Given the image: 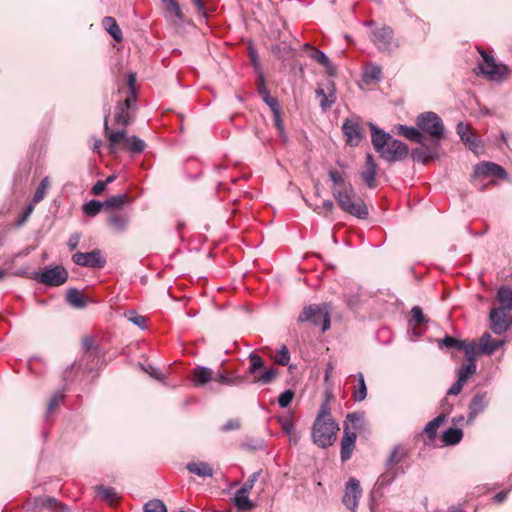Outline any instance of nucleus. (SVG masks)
Wrapping results in <instances>:
<instances>
[{
    "mask_svg": "<svg viewBox=\"0 0 512 512\" xmlns=\"http://www.w3.org/2000/svg\"><path fill=\"white\" fill-rule=\"evenodd\" d=\"M68 272L61 266H55L53 268L45 269L40 273H36L35 279L48 286H60L67 281Z\"/></svg>",
    "mask_w": 512,
    "mask_h": 512,
    "instance_id": "obj_10",
    "label": "nucleus"
},
{
    "mask_svg": "<svg viewBox=\"0 0 512 512\" xmlns=\"http://www.w3.org/2000/svg\"><path fill=\"white\" fill-rule=\"evenodd\" d=\"M250 366L248 368V373L251 375H256L257 371L262 369L264 366L263 359L256 353L252 352L249 355Z\"/></svg>",
    "mask_w": 512,
    "mask_h": 512,
    "instance_id": "obj_47",
    "label": "nucleus"
},
{
    "mask_svg": "<svg viewBox=\"0 0 512 512\" xmlns=\"http://www.w3.org/2000/svg\"><path fill=\"white\" fill-rule=\"evenodd\" d=\"M480 53L484 62L479 65V69L488 80H501L507 75L508 68L505 65L497 63L493 56L483 50Z\"/></svg>",
    "mask_w": 512,
    "mask_h": 512,
    "instance_id": "obj_9",
    "label": "nucleus"
},
{
    "mask_svg": "<svg viewBox=\"0 0 512 512\" xmlns=\"http://www.w3.org/2000/svg\"><path fill=\"white\" fill-rule=\"evenodd\" d=\"M371 128V140L372 145L377 153L382 152V150L385 148L386 144L393 140L394 138L387 132H385L382 129H379L374 124L370 125Z\"/></svg>",
    "mask_w": 512,
    "mask_h": 512,
    "instance_id": "obj_21",
    "label": "nucleus"
},
{
    "mask_svg": "<svg viewBox=\"0 0 512 512\" xmlns=\"http://www.w3.org/2000/svg\"><path fill=\"white\" fill-rule=\"evenodd\" d=\"M263 101L270 107L273 113L281 112L278 100L272 97L270 94L264 97Z\"/></svg>",
    "mask_w": 512,
    "mask_h": 512,
    "instance_id": "obj_58",
    "label": "nucleus"
},
{
    "mask_svg": "<svg viewBox=\"0 0 512 512\" xmlns=\"http://www.w3.org/2000/svg\"><path fill=\"white\" fill-rule=\"evenodd\" d=\"M382 75L381 67L376 64L369 65L364 73V81L370 83L372 81H379Z\"/></svg>",
    "mask_w": 512,
    "mask_h": 512,
    "instance_id": "obj_43",
    "label": "nucleus"
},
{
    "mask_svg": "<svg viewBox=\"0 0 512 512\" xmlns=\"http://www.w3.org/2000/svg\"><path fill=\"white\" fill-rule=\"evenodd\" d=\"M125 316L127 317V319L130 322H132L139 328H141V329L146 328V318L142 315H139L136 311L129 310L128 312L125 313Z\"/></svg>",
    "mask_w": 512,
    "mask_h": 512,
    "instance_id": "obj_50",
    "label": "nucleus"
},
{
    "mask_svg": "<svg viewBox=\"0 0 512 512\" xmlns=\"http://www.w3.org/2000/svg\"><path fill=\"white\" fill-rule=\"evenodd\" d=\"M398 134L415 143L422 144L424 141V135L418 127L415 128L406 125H399Z\"/></svg>",
    "mask_w": 512,
    "mask_h": 512,
    "instance_id": "obj_30",
    "label": "nucleus"
},
{
    "mask_svg": "<svg viewBox=\"0 0 512 512\" xmlns=\"http://www.w3.org/2000/svg\"><path fill=\"white\" fill-rule=\"evenodd\" d=\"M456 130L460 139L468 146V148L475 153H479L480 143L475 137L471 126L464 122H459Z\"/></svg>",
    "mask_w": 512,
    "mask_h": 512,
    "instance_id": "obj_18",
    "label": "nucleus"
},
{
    "mask_svg": "<svg viewBox=\"0 0 512 512\" xmlns=\"http://www.w3.org/2000/svg\"><path fill=\"white\" fill-rule=\"evenodd\" d=\"M339 431L338 423L332 418L326 403H323L311 428L312 441L319 448L332 446Z\"/></svg>",
    "mask_w": 512,
    "mask_h": 512,
    "instance_id": "obj_1",
    "label": "nucleus"
},
{
    "mask_svg": "<svg viewBox=\"0 0 512 512\" xmlns=\"http://www.w3.org/2000/svg\"><path fill=\"white\" fill-rule=\"evenodd\" d=\"M332 196L344 212L359 219H365L368 216L367 206L356 194L353 186L350 189H332Z\"/></svg>",
    "mask_w": 512,
    "mask_h": 512,
    "instance_id": "obj_3",
    "label": "nucleus"
},
{
    "mask_svg": "<svg viewBox=\"0 0 512 512\" xmlns=\"http://www.w3.org/2000/svg\"><path fill=\"white\" fill-rule=\"evenodd\" d=\"M372 42L383 52H392L399 47L398 42L394 39L393 29L389 26H382L372 32Z\"/></svg>",
    "mask_w": 512,
    "mask_h": 512,
    "instance_id": "obj_8",
    "label": "nucleus"
},
{
    "mask_svg": "<svg viewBox=\"0 0 512 512\" xmlns=\"http://www.w3.org/2000/svg\"><path fill=\"white\" fill-rule=\"evenodd\" d=\"M249 492H243L240 487L233 498L234 506L240 511H249L254 508V503L249 499Z\"/></svg>",
    "mask_w": 512,
    "mask_h": 512,
    "instance_id": "obj_29",
    "label": "nucleus"
},
{
    "mask_svg": "<svg viewBox=\"0 0 512 512\" xmlns=\"http://www.w3.org/2000/svg\"><path fill=\"white\" fill-rule=\"evenodd\" d=\"M163 15L171 24L178 26L184 21V14L177 0H161Z\"/></svg>",
    "mask_w": 512,
    "mask_h": 512,
    "instance_id": "obj_15",
    "label": "nucleus"
},
{
    "mask_svg": "<svg viewBox=\"0 0 512 512\" xmlns=\"http://www.w3.org/2000/svg\"><path fill=\"white\" fill-rule=\"evenodd\" d=\"M214 380L224 385L234 386H238L244 382V378L242 376H238L233 373H219Z\"/></svg>",
    "mask_w": 512,
    "mask_h": 512,
    "instance_id": "obj_38",
    "label": "nucleus"
},
{
    "mask_svg": "<svg viewBox=\"0 0 512 512\" xmlns=\"http://www.w3.org/2000/svg\"><path fill=\"white\" fill-rule=\"evenodd\" d=\"M503 344V340H492L491 335L487 332L479 339L480 351L487 355H492Z\"/></svg>",
    "mask_w": 512,
    "mask_h": 512,
    "instance_id": "obj_26",
    "label": "nucleus"
},
{
    "mask_svg": "<svg viewBox=\"0 0 512 512\" xmlns=\"http://www.w3.org/2000/svg\"><path fill=\"white\" fill-rule=\"evenodd\" d=\"M378 165L375 162L373 156L371 154H367L365 158V167L364 170L361 171L360 177L363 182L367 185L368 188L373 189L376 187V173H377Z\"/></svg>",
    "mask_w": 512,
    "mask_h": 512,
    "instance_id": "obj_19",
    "label": "nucleus"
},
{
    "mask_svg": "<svg viewBox=\"0 0 512 512\" xmlns=\"http://www.w3.org/2000/svg\"><path fill=\"white\" fill-rule=\"evenodd\" d=\"M444 415H438L433 420L428 422L424 427V432L428 434L430 439H433L437 433L438 428L445 422Z\"/></svg>",
    "mask_w": 512,
    "mask_h": 512,
    "instance_id": "obj_39",
    "label": "nucleus"
},
{
    "mask_svg": "<svg viewBox=\"0 0 512 512\" xmlns=\"http://www.w3.org/2000/svg\"><path fill=\"white\" fill-rule=\"evenodd\" d=\"M462 342L461 340H457L451 336H446L443 340H442V344L446 347H453V348H456L457 350H460V347L462 345Z\"/></svg>",
    "mask_w": 512,
    "mask_h": 512,
    "instance_id": "obj_59",
    "label": "nucleus"
},
{
    "mask_svg": "<svg viewBox=\"0 0 512 512\" xmlns=\"http://www.w3.org/2000/svg\"><path fill=\"white\" fill-rule=\"evenodd\" d=\"M487 406L485 393H477L469 404L468 422L473 421Z\"/></svg>",
    "mask_w": 512,
    "mask_h": 512,
    "instance_id": "obj_23",
    "label": "nucleus"
},
{
    "mask_svg": "<svg viewBox=\"0 0 512 512\" xmlns=\"http://www.w3.org/2000/svg\"><path fill=\"white\" fill-rule=\"evenodd\" d=\"M126 194L114 195L103 201L105 208H119L127 202Z\"/></svg>",
    "mask_w": 512,
    "mask_h": 512,
    "instance_id": "obj_46",
    "label": "nucleus"
},
{
    "mask_svg": "<svg viewBox=\"0 0 512 512\" xmlns=\"http://www.w3.org/2000/svg\"><path fill=\"white\" fill-rule=\"evenodd\" d=\"M131 120L132 118L128 110L124 107V104H118L116 106L115 122L118 125L127 126Z\"/></svg>",
    "mask_w": 512,
    "mask_h": 512,
    "instance_id": "obj_41",
    "label": "nucleus"
},
{
    "mask_svg": "<svg viewBox=\"0 0 512 512\" xmlns=\"http://www.w3.org/2000/svg\"><path fill=\"white\" fill-rule=\"evenodd\" d=\"M464 384L465 383L463 381H460L457 378V381L448 390L447 395H458L461 392Z\"/></svg>",
    "mask_w": 512,
    "mask_h": 512,
    "instance_id": "obj_64",
    "label": "nucleus"
},
{
    "mask_svg": "<svg viewBox=\"0 0 512 512\" xmlns=\"http://www.w3.org/2000/svg\"><path fill=\"white\" fill-rule=\"evenodd\" d=\"M408 146L400 140L393 139L389 141L382 152L379 153L380 157L388 163H394L404 160L408 156Z\"/></svg>",
    "mask_w": 512,
    "mask_h": 512,
    "instance_id": "obj_11",
    "label": "nucleus"
},
{
    "mask_svg": "<svg viewBox=\"0 0 512 512\" xmlns=\"http://www.w3.org/2000/svg\"><path fill=\"white\" fill-rule=\"evenodd\" d=\"M312 209L318 214H331L334 211V203L331 200H324L322 205H314Z\"/></svg>",
    "mask_w": 512,
    "mask_h": 512,
    "instance_id": "obj_53",
    "label": "nucleus"
},
{
    "mask_svg": "<svg viewBox=\"0 0 512 512\" xmlns=\"http://www.w3.org/2000/svg\"><path fill=\"white\" fill-rule=\"evenodd\" d=\"M186 468L190 473L203 478L212 477L214 474L212 466L207 462H190Z\"/></svg>",
    "mask_w": 512,
    "mask_h": 512,
    "instance_id": "obj_28",
    "label": "nucleus"
},
{
    "mask_svg": "<svg viewBox=\"0 0 512 512\" xmlns=\"http://www.w3.org/2000/svg\"><path fill=\"white\" fill-rule=\"evenodd\" d=\"M356 439L357 435L354 433V431H350L348 427H344V435L340 443V457L343 462H346L351 458L355 448Z\"/></svg>",
    "mask_w": 512,
    "mask_h": 512,
    "instance_id": "obj_20",
    "label": "nucleus"
},
{
    "mask_svg": "<svg viewBox=\"0 0 512 512\" xmlns=\"http://www.w3.org/2000/svg\"><path fill=\"white\" fill-rule=\"evenodd\" d=\"M143 511L144 512H167V508L162 500L154 499V500L148 501L144 505Z\"/></svg>",
    "mask_w": 512,
    "mask_h": 512,
    "instance_id": "obj_48",
    "label": "nucleus"
},
{
    "mask_svg": "<svg viewBox=\"0 0 512 512\" xmlns=\"http://www.w3.org/2000/svg\"><path fill=\"white\" fill-rule=\"evenodd\" d=\"M49 187H50L49 178L48 177H44L41 180V182H40V184H39V186H38V188H37V190H36V192H35V194L33 196L32 203L36 204V203H39L40 201H42L44 199V197L46 195V192H47Z\"/></svg>",
    "mask_w": 512,
    "mask_h": 512,
    "instance_id": "obj_45",
    "label": "nucleus"
},
{
    "mask_svg": "<svg viewBox=\"0 0 512 512\" xmlns=\"http://www.w3.org/2000/svg\"><path fill=\"white\" fill-rule=\"evenodd\" d=\"M476 373V363L469 362L467 365H463L459 368L457 378L460 381L466 383V381Z\"/></svg>",
    "mask_w": 512,
    "mask_h": 512,
    "instance_id": "obj_44",
    "label": "nucleus"
},
{
    "mask_svg": "<svg viewBox=\"0 0 512 512\" xmlns=\"http://www.w3.org/2000/svg\"><path fill=\"white\" fill-rule=\"evenodd\" d=\"M35 504L37 507L46 508L51 512H67L68 508L62 505L57 499L53 497H39L35 499Z\"/></svg>",
    "mask_w": 512,
    "mask_h": 512,
    "instance_id": "obj_27",
    "label": "nucleus"
},
{
    "mask_svg": "<svg viewBox=\"0 0 512 512\" xmlns=\"http://www.w3.org/2000/svg\"><path fill=\"white\" fill-rule=\"evenodd\" d=\"M405 457L406 451L402 446L396 445L393 447L385 462L386 473L382 474L379 478L381 485L390 484L394 480L399 473L398 465Z\"/></svg>",
    "mask_w": 512,
    "mask_h": 512,
    "instance_id": "obj_7",
    "label": "nucleus"
},
{
    "mask_svg": "<svg viewBox=\"0 0 512 512\" xmlns=\"http://www.w3.org/2000/svg\"><path fill=\"white\" fill-rule=\"evenodd\" d=\"M280 114H281V112L273 113L274 125L277 128V130L279 131L280 136L282 138H285L284 126H283Z\"/></svg>",
    "mask_w": 512,
    "mask_h": 512,
    "instance_id": "obj_62",
    "label": "nucleus"
},
{
    "mask_svg": "<svg viewBox=\"0 0 512 512\" xmlns=\"http://www.w3.org/2000/svg\"><path fill=\"white\" fill-rule=\"evenodd\" d=\"M416 126L420 131L437 140L444 135V124L442 119L434 112H423L416 118Z\"/></svg>",
    "mask_w": 512,
    "mask_h": 512,
    "instance_id": "obj_6",
    "label": "nucleus"
},
{
    "mask_svg": "<svg viewBox=\"0 0 512 512\" xmlns=\"http://www.w3.org/2000/svg\"><path fill=\"white\" fill-rule=\"evenodd\" d=\"M411 321L414 323V325H420L424 322H426V317L423 314L422 309L419 306H414L411 309Z\"/></svg>",
    "mask_w": 512,
    "mask_h": 512,
    "instance_id": "obj_54",
    "label": "nucleus"
},
{
    "mask_svg": "<svg viewBox=\"0 0 512 512\" xmlns=\"http://www.w3.org/2000/svg\"><path fill=\"white\" fill-rule=\"evenodd\" d=\"M460 350H463L465 352L466 358L469 362H475V350L476 345L474 342H462V345L460 347Z\"/></svg>",
    "mask_w": 512,
    "mask_h": 512,
    "instance_id": "obj_51",
    "label": "nucleus"
},
{
    "mask_svg": "<svg viewBox=\"0 0 512 512\" xmlns=\"http://www.w3.org/2000/svg\"><path fill=\"white\" fill-rule=\"evenodd\" d=\"M96 491L101 499L108 501L109 503H113L118 499V494L114 488L101 485L96 487Z\"/></svg>",
    "mask_w": 512,
    "mask_h": 512,
    "instance_id": "obj_42",
    "label": "nucleus"
},
{
    "mask_svg": "<svg viewBox=\"0 0 512 512\" xmlns=\"http://www.w3.org/2000/svg\"><path fill=\"white\" fill-rule=\"evenodd\" d=\"M279 423L281 425L282 430L286 434H291L292 431H294V424L293 420L290 416H284L279 418Z\"/></svg>",
    "mask_w": 512,
    "mask_h": 512,
    "instance_id": "obj_57",
    "label": "nucleus"
},
{
    "mask_svg": "<svg viewBox=\"0 0 512 512\" xmlns=\"http://www.w3.org/2000/svg\"><path fill=\"white\" fill-rule=\"evenodd\" d=\"M363 424V415L361 413L348 414L344 422V427H348L350 431L356 432L361 429Z\"/></svg>",
    "mask_w": 512,
    "mask_h": 512,
    "instance_id": "obj_37",
    "label": "nucleus"
},
{
    "mask_svg": "<svg viewBox=\"0 0 512 512\" xmlns=\"http://www.w3.org/2000/svg\"><path fill=\"white\" fill-rule=\"evenodd\" d=\"M328 178L332 183V189H350L352 184L347 181V174L344 170H337L335 168H330L328 170Z\"/></svg>",
    "mask_w": 512,
    "mask_h": 512,
    "instance_id": "obj_22",
    "label": "nucleus"
},
{
    "mask_svg": "<svg viewBox=\"0 0 512 512\" xmlns=\"http://www.w3.org/2000/svg\"><path fill=\"white\" fill-rule=\"evenodd\" d=\"M316 97L319 99V105L323 111L332 107L336 102V88L335 83L328 79L318 85L315 90Z\"/></svg>",
    "mask_w": 512,
    "mask_h": 512,
    "instance_id": "obj_13",
    "label": "nucleus"
},
{
    "mask_svg": "<svg viewBox=\"0 0 512 512\" xmlns=\"http://www.w3.org/2000/svg\"><path fill=\"white\" fill-rule=\"evenodd\" d=\"M72 261L79 266L92 269H100L106 265V259L99 249L87 253L77 252L73 254Z\"/></svg>",
    "mask_w": 512,
    "mask_h": 512,
    "instance_id": "obj_12",
    "label": "nucleus"
},
{
    "mask_svg": "<svg viewBox=\"0 0 512 512\" xmlns=\"http://www.w3.org/2000/svg\"><path fill=\"white\" fill-rule=\"evenodd\" d=\"M63 400V394L62 393H56L50 400L47 408V413H51L58 404Z\"/></svg>",
    "mask_w": 512,
    "mask_h": 512,
    "instance_id": "obj_60",
    "label": "nucleus"
},
{
    "mask_svg": "<svg viewBox=\"0 0 512 512\" xmlns=\"http://www.w3.org/2000/svg\"><path fill=\"white\" fill-rule=\"evenodd\" d=\"M258 93L261 96L262 100L264 97L268 96L270 93L266 87L265 80L263 75L259 76L258 84H257Z\"/></svg>",
    "mask_w": 512,
    "mask_h": 512,
    "instance_id": "obj_61",
    "label": "nucleus"
},
{
    "mask_svg": "<svg viewBox=\"0 0 512 512\" xmlns=\"http://www.w3.org/2000/svg\"><path fill=\"white\" fill-rule=\"evenodd\" d=\"M104 131L109 140V150L115 154L119 151L120 145L124 144L128 151L139 154L144 151L146 144L137 136L128 137L125 130L110 131L108 125V115L104 119Z\"/></svg>",
    "mask_w": 512,
    "mask_h": 512,
    "instance_id": "obj_4",
    "label": "nucleus"
},
{
    "mask_svg": "<svg viewBox=\"0 0 512 512\" xmlns=\"http://www.w3.org/2000/svg\"><path fill=\"white\" fill-rule=\"evenodd\" d=\"M80 239H81V235L79 233L72 234L69 237L68 242H67L69 249L70 250L76 249L77 246L79 245Z\"/></svg>",
    "mask_w": 512,
    "mask_h": 512,
    "instance_id": "obj_63",
    "label": "nucleus"
},
{
    "mask_svg": "<svg viewBox=\"0 0 512 512\" xmlns=\"http://www.w3.org/2000/svg\"><path fill=\"white\" fill-rule=\"evenodd\" d=\"M213 379H215L213 370L204 366L194 369L191 376L194 386H203Z\"/></svg>",
    "mask_w": 512,
    "mask_h": 512,
    "instance_id": "obj_24",
    "label": "nucleus"
},
{
    "mask_svg": "<svg viewBox=\"0 0 512 512\" xmlns=\"http://www.w3.org/2000/svg\"><path fill=\"white\" fill-rule=\"evenodd\" d=\"M261 470L254 472L247 481L241 486L243 492H249L252 490L255 483L258 481Z\"/></svg>",
    "mask_w": 512,
    "mask_h": 512,
    "instance_id": "obj_56",
    "label": "nucleus"
},
{
    "mask_svg": "<svg viewBox=\"0 0 512 512\" xmlns=\"http://www.w3.org/2000/svg\"><path fill=\"white\" fill-rule=\"evenodd\" d=\"M66 298L67 302L74 308H84L87 303L84 295L77 289H70Z\"/></svg>",
    "mask_w": 512,
    "mask_h": 512,
    "instance_id": "obj_35",
    "label": "nucleus"
},
{
    "mask_svg": "<svg viewBox=\"0 0 512 512\" xmlns=\"http://www.w3.org/2000/svg\"><path fill=\"white\" fill-rule=\"evenodd\" d=\"M496 301L499 306L493 307L489 313L490 329L494 334L501 335L512 324V319L509 315L510 311H512V288L506 285L499 287Z\"/></svg>",
    "mask_w": 512,
    "mask_h": 512,
    "instance_id": "obj_2",
    "label": "nucleus"
},
{
    "mask_svg": "<svg viewBox=\"0 0 512 512\" xmlns=\"http://www.w3.org/2000/svg\"><path fill=\"white\" fill-rule=\"evenodd\" d=\"M463 437V432L461 429L457 428H449L442 435V441L445 445H455L458 444Z\"/></svg>",
    "mask_w": 512,
    "mask_h": 512,
    "instance_id": "obj_36",
    "label": "nucleus"
},
{
    "mask_svg": "<svg viewBox=\"0 0 512 512\" xmlns=\"http://www.w3.org/2000/svg\"><path fill=\"white\" fill-rule=\"evenodd\" d=\"M343 134L346 138V142L350 146H357L361 139V127L356 119H347L342 126Z\"/></svg>",
    "mask_w": 512,
    "mask_h": 512,
    "instance_id": "obj_17",
    "label": "nucleus"
},
{
    "mask_svg": "<svg viewBox=\"0 0 512 512\" xmlns=\"http://www.w3.org/2000/svg\"><path fill=\"white\" fill-rule=\"evenodd\" d=\"M277 375L276 368H270L265 370L262 374L255 376L253 382H258L261 384H269L271 383Z\"/></svg>",
    "mask_w": 512,
    "mask_h": 512,
    "instance_id": "obj_49",
    "label": "nucleus"
},
{
    "mask_svg": "<svg viewBox=\"0 0 512 512\" xmlns=\"http://www.w3.org/2000/svg\"><path fill=\"white\" fill-rule=\"evenodd\" d=\"M104 208L103 202L93 199L83 205V212L87 216L94 217Z\"/></svg>",
    "mask_w": 512,
    "mask_h": 512,
    "instance_id": "obj_40",
    "label": "nucleus"
},
{
    "mask_svg": "<svg viewBox=\"0 0 512 512\" xmlns=\"http://www.w3.org/2000/svg\"><path fill=\"white\" fill-rule=\"evenodd\" d=\"M310 57L317 63L323 65L326 68V71L329 75H335L336 67L332 64V62L324 52L316 48H312Z\"/></svg>",
    "mask_w": 512,
    "mask_h": 512,
    "instance_id": "obj_32",
    "label": "nucleus"
},
{
    "mask_svg": "<svg viewBox=\"0 0 512 512\" xmlns=\"http://www.w3.org/2000/svg\"><path fill=\"white\" fill-rule=\"evenodd\" d=\"M129 217L126 214L113 213L108 216L107 223L116 233H123L129 225Z\"/></svg>",
    "mask_w": 512,
    "mask_h": 512,
    "instance_id": "obj_25",
    "label": "nucleus"
},
{
    "mask_svg": "<svg viewBox=\"0 0 512 512\" xmlns=\"http://www.w3.org/2000/svg\"><path fill=\"white\" fill-rule=\"evenodd\" d=\"M412 157L415 161L425 164L429 160L436 158L437 152L422 143L421 148H417L412 151Z\"/></svg>",
    "mask_w": 512,
    "mask_h": 512,
    "instance_id": "obj_31",
    "label": "nucleus"
},
{
    "mask_svg": "<svg viewBox=\"0 0 512 512\" xmlns=\"http://www.w3.org/2000/svg\"><path fill=\"white\" fill-rule=\"evenodd\" d=\"M356 379L358 381V386L356 388H354V390L352 392V398L356 402H361L367 396V387H366L363 373H361V372L357 373Z\"/></svg>",
    "mask_w": 512,
    "mask_h": 512,
    "instance_id": "obj_34",
    "label": "nucleus"
},
{
    "mask_svg": "<svg viewBox=\"0 0 512 512\" xmlns=\"http://www.w3.org/2000/svg\"><path fill=\"white\" fill-rule=\"evenodd\" d=\"M362 489L360 482L356 478H350L345 484L344 495L342 498L343 504L347 509L355 511L358 507V501L361 497Z\"/></svg>",
    "mask_w": 512,
    "mask_h": 512,
    "instance_id": "obj_14",
    "label": "nucleus"
},
{
    "mask_svg": "<svg viewBox=\"0 0 512 512\" xmlns=\"http://www.w3.org/2000/svg\"><path fill=\"white\" fill-rule=\"evenodd\" d=\"M103 26L116 41L122 40V31L113 17L107 16L103 19Z\"/></svg>",
    "mask_w": 512,
    "mask_h": 512,
    "instance_id": "obj_33",
    "label": "nucleus"
},
{
    "mask_svg": "<svg viewBox=\"0 0 512 512\" xmlns=\"http://www.w3.org/2000/svg\"><path fill=\"white\" fill-rule=\"evenodd\" d=\"M474 176L498 177L505 179L507 178V173L502 166L493 162L483 161L475 166Z\"/></svg>",
    "mask_w": 512,
    "mask_h": 512,
    "instance_id": "obj_16",
    "label": "nucleus"
},
{
    "mask_svg": "<svg viewBox=\"0 0 512 512\" xmlns=\"http://www.w3.org/2000/svg\"><path fill=\"white\" fill-rule=\"evenodd\" d=\"M294 395H295V393L291 389H288V390H285L284 392H282L280 394V396L278 397L279 406L282 408L288 407L290 405V403L292 402Z\"/></svg>",
    "mask_w": 512,
    "mask_h": 512,
    "instance_id": "obj_52",
    "label": "nucleus"
},
{
    "mask_svg": "<svg viewBox=\"0 0 512 512\" xmlns=\"http://www.w3.org/2000/svg\"><path fill=\"white\" fill-rule=\"evenodd\" d=\"M298 322H309L313 326H320L322 332L330 328L329 305L323 303L321 305L312 304L303 308L298 316Z\"/></svg>",
    "mask_w": 512,
    "mask_h": 512,
    "instance_id": "obj_5",
    "label": "nucleus"
},
{
    "mask_svg": "<svg viewBox=\"0 0 512 512\" xmlns=\"http://www.w3.org/2000/svg\"><path fill=\"white\" fill-rule=\"evenodd\" d=\"M275 361L278 364L283 365V366H285V365H287L289 363V361H290V353H289L288 348L285 345H283L281 347V349L279 350V353L276 356Z\"/></svg>",
    "mask_w": 512,
    "mask_h": 512,
    "instance_id": "obj_55",
    "label": "nucleus"
}]
</instances>
